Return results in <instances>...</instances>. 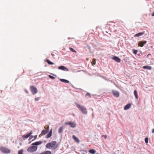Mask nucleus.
<instances>
[{
    "label": "nucleus",
    "mask_w": 154,
    "mask_h": 154,
    "mask_svg": "<svg viewBox=\"0 0 154 154\" xmlns=\"http://www.w3.org/2000/svg\"><path fill=\"white\" fill-rule=\"evenodd\" d=\"M23 149H22L18 151V154H23Z\"/></svg>",
    "instance_id": "cd10ccee"
},
{
    "label": "nucleus",
    "mask_w": 154,
    "mask_h": 154,
    "mask_svg": "<svg viewBox=\"0 0 154 154\" xmlns=\"http://www.w3.org/2000/svg\"><path fill=\"white\" fill-rule=\"evenodd\" d=\"M60 80L61 82L66 83H69V81L67 80L63 79H60Z\"/></svg>",
    "instance_id": "aec40b11"
},
{
    "label": "nucleus",
    "mask_w": 154,
    "mask_h": 154,
    "mask_svg": "<svg viewBox=\"0 0 154 154\" xmlns=\"http://www.w3.org/2000/svg\"><path fill=\"white\" fill-rule=\"evenodd\" d=\"M47 62L50 65H53L54 64V63L51 62L48 59H46V60Z\"/></svg>",
    "instance_id": "4be33fe9"
},
{
    "label": "nucleus",
    "mask_w": 154,
    "mask_h": 154,
    "mask_svg": "<svg viewBox=\"0 0 154 154\" xmlns=\"http://www.w3.org/2000/svg\"><path fill=\"white\" fill-rule=\"evenodd\" d=\"M25 92L26 93H28V91L27 90H25Z\"/></svg>",
    "instance_id": "473e14b6"
},
{
    "label": "nucleus",
    "mask_w": 154,
    "mask_h": 154,
    "mask_svg": "<svg viewBox=\"0 0 154 154\" xmlns=\"http://www.w3.org/2000/svg\"><path fill=\"white\" fill-rule=\"evenodd\" d=\"M48 76L50 78H51L52 79H54L55 78V77H54V76H52L50 75H49Z\"/></svg>",
    "instance_id": "7c9ffc66"
},
{
    "label": "nucleus",
    "mask_w": 154,
    "mask_h": 154,
    "mask_svg": "<svg viewBox=\"0 0 154 154\" xmlns=\"http://www.w3.org/2000/svg\"><path fill=\"white\" fill-rule=\"evenodd\" d=\"M75 104L79 109L81 111L83 114H86L87 113V110L86 108L84 106L81 105H80L76 103H75Z\"/></svg>",
    "instance_id": "7ed1b4c3"
},
{
    "label": "nucleus",
    "mask_w": 154,
    "mask_h": 154,
    "mask_svg": "<svg viewBox=\"0 0 154 154\" xmlns=\"http://www.w3.org/2000/svg\"><path fill=\"white\" fill-rule=\"evenodd\" d=\"M58 146V143L56 141H54L47 143L46 147L48 149H55L57 148Z\"/></svg>",
    "instance_id": "f03ea898"
},
{
    "label": "nucleus",
    "mask_w": 154,
    "mask_h": 154,
    "mask_svg": "<svg viewBox=\"0 0 154 154\" xmlns=\"http://www.w3.org/2000/svg\"><path fill=\"white\" fill-rule=\"evenodd\" d=\"M134 94L135 96L136 99H137L138 98V95L137 91L136 90H135L134 91Z\"/></svg>",
    "instance_id": "a211bd4d"
},
{
    "label": "nucleus",
    "mask_w": 154,
    "mask_h": 154,
    "mask_svg": "<svg viewBox=\"0 0 154 154\" xmlns=\"http://www.w3.org/2000/svg\"><path fill=\"white\" fill-rule=\"evenodd\" d=\"M65 124L66 125H69L72 128H74L76 126V124L75 122L71 121L66 122L65 123Z\"/></svg>",
    "instance_id": "423d86ee"
},
{
    "label": "nucleus",
    "mask_w": 154,
    "mask_h": 154,
    "mask_svg": "<svg viewBox=\"0 0 154 154\" xmlns=\"http://www.w3.org/2000/svg\"><path fill=\"white\" fill-rule=\"evenodd\" d=\"M104 138L105 139H106V138L107 137V136L106 135H104Z\"/></svg>",
    "instance_id": "f704fd0d"
},
{
    "label": "nucleus",
    "mask_w": 154,
    "mask_h": 154,
    "mask_svg": "<svg viewBox=\"0 0 154 154\" xmlns=\"http://www.w3.org/2000/svg\"><path fill=\"white\" fill-rule=\"evenodd\" d=\"M89 152L91 154H94L95 153L96 151L94 149H90Z\"/></svg>",
    "instance_id": "6ab92c4d"
},
{
    "label": "nucleus",
    "mask_w": 154,
    "mask_h": 154,
    "mask_svg": "<svg viewBox=\"0 0 154 154\" xmlns=\"http://www.w3.org/2000/svg\"><path fill=\"white\" fill-rule=\"evenodd\" d=\"M145 143H148V138L147 137H146L145 138Z\"/></svg>",
    "instance_id": "c756f323"
},
{
    "label": "nucleus",
    "mask_w": 154,
    "mask_h": 154,
    "mask_svg": "<svg viewBox=\"0 0 154 154\" xmlns=\"http://www.w3.org/2000/svg\"><path fill=\"white\" fill-rule=\"evenodd\" d=\"M144 34V33L143 32H140L138 33H137L134 35V37H139L140 36H142Z\"/></svg>",
    "instance_id": "2eb2a0df"
},
{
    "label": "nucleus",
    "mask_w": 154,
    "mask_h": 154,
    "mask_svg": "<svg viewBox=\"0 0 154 154\" xmlns=\"http://www.w3.org/2000/svg\"><path fill=\"white\" fill-rule=\"evenodd\" d=\"M32 134V131H31L30 132L29 134H28L26 135H23L22 137L23 138H27L29 137L30 136V135H31Z\"/></svg>",
    "instance_id": "9b49d317"
},
{
    "label": "nucleus",
    "mask_w": 154,
    "mask_h": 154,
    "mask_svg": "<svg viewBox=\"0 0 154 154\" xmlns=\"http://www.w3.org/2000/svg\"><path fill=\"white\" fill-rule=\"evenodd\" d=\"M72 138L77 143H79L80 142V140L75 135H73L72 136Z\"/></svg>",
    "instance_id": "ddd939ff"
},
{
    "label": "nucleus",
    "mask_w": 154,
    "mask_h": 154,
    "mask_svg": "<svg viewBox=\"0 0 154 154\" xmlns=\"http://www.w3.org/2000/svg\"><path fill=\"white\" fill-rule=\"evenodd\" d=\"M131 105V103H129L127 104L124 108V109L126 110L129 109L130 108Z\"/></svg>",
    "instance_id": "4468645a"
},
{
    "label": "nucleus",
    "mask_w": 154,
    "mask_h": 154,
    "mask_svg": "<svg viewBox=\"0 0 154 154\" xmlns=\"http://www.w3.org/2000/svg\"><path fill=\"white\" fill-rule=\"evenodd\" d=\"M112 59L118 63H120L121 62V59L117 57L114 56L112 57Z\"/></svg>",
    "instance_id": "9d476101"
},
{
    "label": "nucleus",
    "mask_w": 154,
    "mask_h": 154,
    "mask_svg": "<svg viewBox=\"0 0 154 154\" xmlns=\"http://www.w3.org/2000/svg\"><path fill=\"white\" fill-rule=\"evenodd\" d=\"M44 128L46 129L45 130H48V131H49V126L48 125H46L44 127Z\"/></svg>",
    "instance_id": "bb28decb"
},
{
    "label": "nucleus",
    "mask_w": 154,
    "mask_h": 154,
    "mask_svg": "<svg viewBox=\"0 0 154 154\" xmlns=\"http://www.w3.org/2000/svg\"><path fill=\"white\" fill-rule=\"evenodd\" d=\"M48 132V130H43L41 132V134L42 135H45Z\"/></svg>",
    "instance_id": "dca6fc26"
},
{
    "label": "nucleus",
    "mask_w": 154,
    "mask_h": 154,
    "mask_svg": "<svg viewBox=\"0 0 154 154\" xmlns=\"http://www.w3.org/2000/svg\"><path fill=\"white\" fill-rule=\"evenodd\" d=\"M30 90L33 94H35L37 93L38 90L37 88L33 86H30Z\"/></svg>",
    "instance_id": "39448f33"
},
{
    "label": "nucleus",
    "mask_w": 154,
    "mask_h": 154,
    "mask_svg": "<svg viewBox=\"0 0 154 154\" xmlns=\"http://www.w3.org/2000/svg\"><path fill=\"white\" fill-rule=\"evenodd\" d=\"M42 142L41 141H37L34 143H32V146L29 147L27 149L28 152H32L36 151L38 147L37 146H35V145H38L42 143Z\"/></svg>",
    "instance_id": "f257e3e1"
},
{
    "label": "nucleus",
    "mask_w": 154,
    "mask_h": 154,
    "mask_svg": "<svg viewBox=\"0 0 154 154\" xmlns=\"http://www.w3.org/2000/svg\"><path fill=\"white\" fill-rule=\"evenodd\" d=\"M133 53L135 54H137V52H138L136 50H135V49H134L133 50Z\"/></svg>",
    "instance_id": "c85d7f7f"
},
{
    "label": "nucleus",
    "mask_w": 154,
    "mask_h": 154,
    "mask_svg": "<svg viewBox=\"0 0 154 154\" xmlns=\"http://www.w3.org/2000/svg\"><path fill=\"white\" fill-rule=\"evenodd\" d=\"M40 99V98L39 97H37L36 98H35V101H37L38 100Z\"/></svg>",
    "instance_id": "2f4dec72"
},
{
    "label": "nucleus",
    "mask_w": 154,
    "mask_h": 154,
    "mask_svg": "<svg viewBox=\"0 0 154 154\" xmlns=\"http://www.w3.org/2000/svg\"><path fill=\"white\" fill-rule=\"evenodd\" d=\"M143 68L144 69H147L149 70H151L152 69V67L151 66H144L143 67Z\"/></svg>",
    "instance_id": "f3484780"
},
{
    "label": "nucleus",
    "mask_w": 154,
    "mask_h": 154,
    "mask_svg": "<svg viewBox=\"0 0 154 154\" xmlns=\"http://www.w3.org/2000/svg\"><path fill=\"white\" fill-rule=\"evenodd\" d=\"M112 93L114 96L116 97H118L119 96V93L117 91L113 90L112 91Z\"/></svg>",
    "instance_id": "0eeeda50"
},
{
    "label": "nucleus",
    "mask_w": 154,
    "mask_h": 154,
    "mask_svg": "<svg viewBox=\"0 0 154 154\" xmlns=\"http://www.w3.org/2000/svg\"><path fill=\"white\" fill-rule=\"evenodd\" d=\"M0 150L3 153L8 154L11 152V150L5 147H0Z\"/></svg>",
    "instance_id": "20e7f679"
},
{
    "label": "nucleus",
    "mask_w": 154,
    "mask_h": 154,
    "mask_svg": "<svg viewBox=\"0 0 154 154\" xmlns=\"http://www.w3.org/2000/svg\"><path fill=\"white\" fill-rule=\"evenodd\" d=\"M58 69H61L62 70L68 71H69V69L67 68L66 67H65L63 66H60L59 67Z\"/></svg>",
    "instance_id": "1a4fd4ad"
},
{
    "label": "nucleus",
    "mask_w": 154,
    "mask_h": 154,
    "mask_svg": "<svg viewBox=\"0 0 154 154\" xmlns=\"http://www.w3.org/2000/svg\"><path fill=\"white\" fill-rule=\"evenodd\" d=\"M152 132L153 133H154V129H153L152 131Z\"/></svg>",
    "instance_id": "72a5a7b5"
},
{
    "label": "nucleus",
    "mask_w": 154,
    "mask_h": 154,
    "mask_svg": "<svg viewBox=\"0 0 154 154\" xmlns=\"http://www.w3.org/2000/svg\"><path fill=\"white\" fill-rule=\"evenodd\" d=\"M51 55L53 56H54V54H51Z\"/></svg>",
    "instance_id": "e433bc0d"
},
{
    "label": "nucleus",
    "mask_w": 154,
    "mask_h": 154,
    "mask_svg": "<svg viewBox=\"0 0 154 154\" xmlns=\"http://www.w3.org/2000/svg\"><path fill=\"white\" fill-rule=\"evenodd\" d=\"M52 129H51V130H50L49 133L46 135V138H49L51 137L52 135Z\"/></svg>",
    "instance_id": "f8f14e48"
},
{
    "label": "nucleus",
    "mask_w": 154,
    "mask_h": 154,
    "mask_svg": "<svg viewBox=\"0 0 154 154\" xmlns=\"http://www.w3.org/2000/svg\"><path fill=\"white\" fill-rule=\"evenodd\" d=\"M69 49L71 51H72V52H75V53L76 52V51L73 48H70V47L69 48Z\"/></svg>",
    "instance_id": "a878e982"
},
{
    "label": "nucleus",
    "mask_w": 154,
    "mask_h": 154,
    "mask_svg": "<svg viewBox=\"0 0 154 154\" xmlns=\"http://www.w3.org/2000/svg\"><path fill=\"white\" fill-rule=\"evenodd\" d=\"M39 154H51V152L50 151H46L40 153Z\"/></svg>",
    "instance_id": "412c9836"
},
{
    "label": "nucleus",
    "mask_w": 154,
    "mask_h": 154,
    "mask_svg": "<svg viewBox=\"0 0 154 154\" xmlns=\"http://www.w3.org/2000/svg\"><path fill=\"white\" fill-rule=\"evenodd\" d=\"M36 137H37V136H36L35 138V139L36 138Z\"/></svg>",
    "instance_id": "4c0bfd02"
},
{
    "label": "nucleus",
    "mask_w": 154,
    "mask_h": 154,
    "mask_svg": "<svg viewBox=\"0 0 154 154\" xmlns=\"http://www.w3.org/2000/svg\"><path fill=\"white\" fill-rule=\"evenodd\" d=\"M146 43V41H143L139 42L138 43V45L140 47H143L144 46V44Z\"/></svg>",
    "instance_id": "6e6552de"
},
{
    "label": "nucleus",
    "mask_w": 154,
    "mask_h": 154,
    "mask_svg": "<svg viewBox=\"0 0 154 154\" xmlns=\"http://www.w3.org/2000/svg\"><path fill=\"white\" fill-rule=\"evenodd\" d=\"M85 97L90 98L91 97V95L89 93H87L85 95Z\"/></svg>",
    "instance_id": "393cba45"
},
{
    "label": "nucleus",
    "mask_w": 154,
    "mask_h": 154,
    "mask_svg": "<svg viewBox=\"0 0 154 154\" xmlns=\"http://www.w3.org/2000/svg\"><path fill=\"white\" fill-rule=\"evenodd\" d=\"M96 61V60L95 59H93L92 60V61L91 62L92 65V66H94L95 64Z\"/></svg>",
    "instance_id": "5701e85b"
},
{
    "label": "nucleus",
    "mask_w": 154,
    "mask_h": 154,
    "mask_svg": "<svg viewBox=\"0 0 154 154\" xmlns=\"http://www.w3.org/2000/svg\"><path fill=\"white\" fill-rule=\"evenodd\" d=\"M63 127H61L58 130V132L59 133H61L63 131Z\"/></svg>",
    "instance_id": "b1692460"
},
{
    "label": "nucleus",
    "mask_w": 154,
    "mask_h": 154,
    "mask_svg": "<svg viewBox=\"0 0 154 154\" xmlns=\"http://www.w3.org/2000/svg\"><path fill=\"white\" fill-rule=\"evenodd\" d=\"M152 16H154V12L153 13V14L152 15Z\"/></svg>",
    "instance_id": "c9c22d12"
}]
</instances>
